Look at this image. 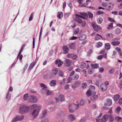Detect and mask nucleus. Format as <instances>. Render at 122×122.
I'll use <instances>...</instances> for the list:
<instances>
[{
	"instance_id": "nucleus-1",
	"label": "nucleus",
	"mask_w": 122,
	"mask_h": 122,
	"mask_svg": "<svg viewBox=\"0 0 122 122\" xmlns=\"http://www.w3.org/2000/svg\"><path fill=\"white\" fill-rule=\"evenodd\" d=\"M29 107L24 105H21L19 108V113L24 114L28 112L29 109Z\"/></svg>"
},
{
	"instance_id": "nucleus-2",
	"label": "nucleus",
	"mask_w": 122,
	"mask_h": 122,
	"mask_svg": "<svg viewBox=\"0 0 122 122\" xmlns=\"http://www.w3.org/2000/svg\"><path fill=\"white\" fill-rule=\"evenodd\" d=\"M36 97L35 96L30 95L29 96V102L33 103H35L37 101Z\"/></svg>"
},
{
	"instance_id": "nucleus-3",
	"label": "nucleus",
	"mask_w": 122,
	"mask_h": 122,
	"mask_svg": "<svg viewBox=\"0 0 122 122\" xmlns=\"http://www.w3.org/2000/svg\"><path fill=\"white\" fill-rule=\"evenodd\" d=\"M92 25L94 28V30L97 32L99 30H100L101 29V27L100 26L96 25L94 22L92 23Z\"/></svg>"
},
{
	"instance_id": "nucleus-4",
	"label": "nucleus",
	"mask_w": 122,
	"mask_h": 122,
	"mask_svg": "<svg viewBox=\"0 0 122 122\" xmlns=\"http://www.w3.org/2000/svg\"><path fill=\"white\" fill-rule=\"evenodd\" d=\"M79 14L82 15H80L78 14H76L75 15V16H79L80 17V18H81L84 19H86V17H87L88 16V14L86 13H80Z\"/></svg>"
},
{
	"instance_id": "nucleus-5",
	"label": "nucleus",
	"mask_w": 122,
	"mask_h": 122,
	"mask_svg": "<svg viewBox=\"0 0 122 122\" xmlns=\"http://www.w3.org/2000/svg\"><path fill=\"white\" fill-rule=\"evenodd\" d=\"M24 116L22 115L21 116H17L15 119L12 121V122H14L18 121H20L22 120L24 118Z\"/></svg>"
},
{
	"instance_id": "nucleus-6",
	"label": "nucleus",
	"mask_w": 122,
	"mask_h": 122,
	"mask_svg": "<svg viewBox=\"0 0 122 122\" xmlns=\"http://www.w3.org/2000/svg\"><path fill=\"white\" fill-rule=\"evenodd\" d=\"M40 109H37L34 110L33 111L31 112L32 115L34 117H36L37 116Z\"/></svg>"
},
{
	"instance_id": "nucleus-7",
	"label": "nucleus",
	"mask_w": 122,
	"mask_h": 122,
	"mask_svg": "<svg viewBox=\"0 0 122 122\" xmlns=\"http://www.w3.org/2000/svg\"><path fill=\"white\" fill-rule=\"evenodd\" d=\"M30 108L31 109H41V107L37 104H35L32 105L30 106Z\"/></svg>"
},
{
	"instance_id": "nucleus-8",
	"label": "nucleus",
	"mask_w": 122,
	"mask_h": 122,
	"mask_svg": "<svg viewBox=\"0 0 122 122\" xmlns=\"http://www.w3.org/2000/svg\"><path fill=\"white\" fill-rule=\"evenodd\" d=\"M112 104V101L111 99L109 98L107 99L106 102L104 103L105 106L107 105L109 106H111Z\"/></svg>"
},
{
	"instance_id": "nucleus-9",
	"label": "nucleus",
	"mask_w": 122,
	"mask_h": 122,
	"mask_svg": "<svg viewBox=\"0 0 122 122\" xmlns=\"http://www.w3.org/2000/svg\"><path fill=\"white\" fill-rule=\"evenodd\" d=\"M100 87L101 88V91L103 92L106 91L107 90V86L103 83L101 84Z\"/></svg>"
},
{
	"instance_id": "nucleus-10",
	"label": "nucleus",
	"mask_w": 122,
	"mask_h": 122,
	"mask_svg": "<svg viewBox=\"0 0 122 122\" xmlns=\"http://www.w3.org/2000/svg\"><path fill=\"white\" fill-rule=\"evenodd\" d=\"M109 117V115H105L102 117L101 120L102 122H106L108 120Z\"/></svg>"
},
{
	"instance_id": "nucleus-11",
	"label": "nucleus",
	"mask_w": 122,
	"mask_h": 122,
	"mask_svg": "<svg viewBox=\"0 0 122 122\" xmlns=\"http://www.w3.org/2000/svg\"><path fill=\"white\" fill-rule=\"evenodd\" d=\"M67 56L69 58H72L73 59L76 60L77 58V56L74 54H68Z\"/></svg>"
},
{
	"instance_id": "nucleus-12",
	"label": "nucleus",
	"mask_w": 122,
	"mask_h": 122,
	"mask_svg": "<svg viewBox=\"0 0 122 122\" xmlns=\"http://www.w3.org/2000/svg\"><path fill=\"white\" fill-rule=\"evenodd\" d=\"M65 65L66 66H69L71 65V61L68 59H66L65 61Z\"/></svg>"
},
{
	"instance_id": "nucleus-13",
	"label": "nucleus",
	"mask_w": 122,
	"mask_h": 122,
	"mask_svg": "<svg viewBox=\"0 0 122 122\" xmlns=\"http://www.w3.org/2000/svg\"><path fill=\"white\" fill-rule=\"evenodd\" d=\"M86 38V36L85 34H81L79 38V39L80 40H85Z\"/></svg>"
},
{
	"instance_id": "nucleus-14",
	"label": "nucleus",
	"mask_w": 122,
	"mask_h": 122,
	"mask_svg": "<svg viewBox=\"0 0 122 122\" xmlns=\"http://www.w3.org/2000/svg\"><path fill=\"white\" fill-rule=\"evenodd\" d=\"M75 20L80 24L81 23L82 21L81 19L80 18V17L77 16H76Z\"/></svg>"
},
{
	"instance_id": "nucleus-15",
	"label": "nucleus",
	"mask_w": 122,
	"mask_h": 122,
	"mask_svg": "<svg viewBox=\"0 0 122 122\" xmlns=\"http://www.w3.org/2000/svg\"><path fill=\"white\" fill-rule=\"evenodd\" d=\"M68 118L69 120L71 121H73L76 119L75 116L72 114L69 115L68 116Z\"/></svg>"
},
{
	"instance_id": "nucleus-16",
	"label": "nucleus",
	"mask_w": 122,
	"mask_h": 122,
	"mask_svg": "<svg viewBox=\"0 0 122 122\" xmlns=\"http://www.w3.org/2000/svg\"><path fill=\"white\" fill-rule=\"evenodd\" d=\"M106 37L108 38H112L114 37L113 35L111 33H107L106 35Z\"/></svg>"
},
{
	"instance_id": "nucleus-17",
	"label": "nucleus",
	"mask_w": 122,
	"mask_h": 122,
	"mask_svg": "<svg viewBox=\"0 0 122 122\" xmlns=\"http://www.w3.org/2000/svg\"><path fill=\"white\" fill-rule=\"evenodd\" d=\"M47 112V110H44L42 112L41 115L40 117L41 118H42L44 117L46 115Z\"/></svg>"
},
{
	"instance_id": "nucleus-18",
	"label": "nucleus",
	"mask_w": 122,
	"mask_h": 122,
	"mask_svg": "<svg viewBox=\"0 0 122 122\" xmlns=\"http://www.w3.org/2000/svg\"><path fill=\"white\" fill-rule=\"evenodd\" d=\"M120 44L119 41H114L111 42V44L113 46H118Z\"/></svg>"
},
{
	"instance_id": "nucleus-19",
	"label": "nucleus",
	"mask_w": 122,
	"mask_h": 122,
	"mask_svg": "<svg viewBox=\"0 0 122 122\" xmlns=\"http://www.w3.org/2000/svg\"><path fill=\"white\" fill-rule=\"evenodd\" d=\"M56 84V81L54 80H52L50 83V85L51 86H54Z\"/></svg>"
},
{
	"instance_id": "nucleus-20",
	"label": "nucleus",
	"mask_w": 122,
	"mask_h": 122,
	"mask_svg": "<svg viewBox=\"0 0 122 122\" xmlns=\"http://www.w3.org/2000/svg\"><path fill=\"white\" fill-rule=\"evenodd\" d=\"M69 46L70 48L71 49H74L75 47V43L74 42L71 43L69 45Z\"/></svg>"
},
{
	"instance_id": "nucleus-21",
	"label": "nucleus",
	"mask_w": 122,
	"mask_h": 122,
	"mask_svg": "<svg viewBox=\"0 0 122 122\" xmlns=\"http://www.w3.org/2000/svg\"><path fill=\"white\" fill-rule=\"evenodd\" d=\"M69 109L70 112L73 113L74 111V109L71 106V104H70L69 106Z\"/></svg>"
},
{
	"instance_id": "nucleus-22",
	"label": "nucleus",
	"mask_w": 122,
	"mask_h": 122,
	"mask_svg": "<svg viewBox=\"0 0 122 122\" xmlns=\"http://www.w3.org/2000/svg\"><path fill=\"white\" fill-rule=\"evenodd\" d=\"M114 5L112 3H109L108 7L107 8V9L108 10H110L112 9Z\"/></svg>"
},
{
	"instance_id": "nucleus-23",
	"label": "nucleus",
	"mask_w": 122,
	"mask_h": 122,
	"mask_svg": "<svg viewBox=\"0 0 122 122\" xmlns=\"http://www.w3.org/2000/svg\"><path fill=\"white\" fill-rule=\"evenodd\" d=\"M121 31L120 29L117 28L115 30V33L116 35H119L121 32Z\"/></svg>"
},
{
	"instance_id": "nucleus-24",
	"label": "nucleus",
	"mask_w": 122,
	"mask_h": 122,
	"mask_svg": "<svg viewBox=\"0 0 122 122\" xmlns=\"http://www.w3.org/2000/svg\"><path fill=\"white\" fill-rule=\"evenodd\" d=\"M63 49L64 51L65 52L64 53H66L68 52L69 49L68 47L66 46H65L63 47Z\"/></svg>"
},
{
	"instance_id": "nucleus-25",
	"label": "nucleus",
	"mask_w": 122,
	"mask_h": 122,
	"mask_svg": "<svg viewBox=\"0 0 122 122\" xmlns=\"http://www.w3.org/2000/svg\"><path fill=\"white\" fill-rule=\"evenodd\" d=\"M98 96L97 95H92L90 97V99L91 100L94 101L96 100L98 97Z\"/></svg>"
},
{
	"instance_id": "nucleus-26",
	"label": "nucleus",
	"mask_w": 122,
	"mask_h": 122,
	"mask_svg": "<svg viewBox=\"0 0 122 122\" xmlns=\"http://www.w3.org/2000/svg\"><path fill=\"white\" fill-rule=\"evenodd\" d=\"M111 45L109 43H107L105 44V47L107 50H109L110 48Z\"/></svg>"
},
{
	"instance_id": "nucleus-27",
	"label": "nucleus",
	"mask_w": 122,
	"mask_h": 122,
	"mask_svg": "<svg viewBox=\"0 0 122 122\" xmlns=\"http://www.w3.org/2000/svg\"><path fill=\"white\" fill-rule=\"evenodd\" d=\"M109 121L110 122H112L114 120V117L112 115L110 114L109 115Z\"/></svg>"
},
{
	"instance_id": "nucleus-28",
	"label": "nucleus",
	"mask_w": 122,
	"mask_h": 122,
	"mask_svg": "<svg viewBox=\"0 0 122 122\" xmlns=\"http://www.w3.org/2000/svg\"><path fill=\"white\" fill-rule=\"evenodd\" d=\"M63 16V13L62 12H58V15H57V18H59V19L61 18Z\"/></svg>"
},
{
	"instance_id": "nucleus-29",
	"label": "nucleus",
	"mask_w": 122,
	"mask_h": 122,
	"mask_svg": "<svg viewBox=\"0 0 122 122\" xmlns=\"http://www.w3.org/2000/svg\"><path fill=\"white\" fill-rule=\"evenodd\" d=\"M120 97V95L119 94H117L114 96L113 98L115 101H117Z\"/></svg>"
},
{
	"instance_id": "nucleus-30",
	"label": "nucleus",
	"mask_w": 122,
	"mask_h": 122,
	"mask_svg": "<svg viewBox=\"0 0 122 122\" xmlns=\"http://www.w3.org/2000/svg\"><path fill=\"white\" fill-rule=\"evenodd\" d=\"M86 103V102L83 99H82L81 100L80 102V105L81 106H83Z\"/></svg>"
},
{
	"instance_id": "nucleus-31",
	"label": "nucleus",
	"mask_w": 122,
	"mask_h": 122,
	"mask_svg": "<svg viewBox=\"0 0 122 122\" xmlns=\"http://www.w3.org/2000/svg\"><path fill=\"white\" fill-rule=\"evenodd\" d=\"M99 65L98 64H91V66L94 68H97L99 67Z\"/></svg>"
},
{
	"instance_id": "nucleus-32",
	"label": "nucleus",
	"mask_w": 122,
	"mask_h": 122,
	"mask_svg": "<svg viewBox=\"0 0 122 122\" xmlns=\"http://www.w3.org/2000/svg\"><path fill=\"white\" fill-rule=\"evenodd\" d=\"M102 38V37L101 36L98 34L96 36L95 39L96 40H97Z\"/></svg>"
},
{
	"instance_id": "nucleus-33",
	"label": "nucleus",
	"mask_w": 122,
	"mask_h": 122,
	"mask_svg": "<svg viewBox=\"0 0 122 122\" xmlns=\"http://www.w3.org/2000/svg\"><path fill=\"white\" fill-rule=\"evenodd\" d=\"M79 31V29L78 28H76L74 30L73 33L76 35L78 34Z\"/></svg>"
},
{
	"instance_id": "nucleus-34",
	"label": "nucleus",
	"mask_w": 122,
	"mask_h": 122,
	"mask_svg": "<svg viewBox=\"0 0 122 122\" xmlns=\"http://www.w3.org/2000/svg\"><path fill=\"white\" fill-rule=\"evenodd\" d=\"M46 88H42L41 90V92L43 94H45L46 92Z\"/></svg>"
},
{
	"instance_id": "nucleus-35",
	"label": "nucleus",
	"mask_w": 122,
	"mask_h": 122,
	"mask_svg": "<svg viewBox=\"0 0 122 122\" xmlns=\"http://www.w3.org/2000/svg\"><path fill=\"white\" fill-rule=\"evenodd\" d=\"M91 91L90 89L87 90L86 92V95L88 97L90 96L91 95Z\"/></svg>"
},
{
	"instance_id": "nucleus-36",
	"label": "nucleus",
	"mask_w": 122,
	"mask_h": 122,
	"mask_svg": "<svg viewBox=\"0 0 122 122\" xmlns=\"http://www.w3.org/2000/svg\"><path fill=\"white\" fill-rule=\"evenodd\" d=\"M10 97V94H9V91H8L7 93L6 94V98L8 100H9Z\"/></svg>"
},
{
	"instance_id": "nucleus-37",
	"label": "nucleus",
	"mask_w": 122,
	"mask_h": 122,
	"mask_svg": "<svg viewBox=\"0 0 122 122\" xmlns=\"http://www.w3.org/2000/svg\"><path fill=\"white\" fill-rule=\"evenodd\" d=\"M86 66V64L85 63H82L80 65V68L82 69L84 68Z\"/></svg>"
},
{
	"instance_id": "nucleus-38",
	"label": "nucleus",
	"mask_w": 122,
	"mask_h": 122,
	"mask_svg": "<svg viewBox=\"0 0 122 122\" xmlns=\"http://www.w3.org/2000/svg\"><path fill=\"white\" fill-rule=\"evenodd\" d=\"M67 4L71 9H72L73 8V6L71 1L69 0L68 1Z\"/></svg>"
},
{
	"instance_id": "nucleus-39",
	"label": "nucleus",
	"mask_w": 122,
	"mask_h": 122,
	"mask_svg": "<svg viewBox=\"0 0 122 122\" xmlns=\"http://www.w3.org/2000/svg\"><path fill=\"white\" fill-rule=\"evenodd\" d=\"M25 46L26 44H24L22 46L19 53H21L22 52L23 50L24 49Z\"/></svg>"
},
{
	"instance_id": "nucleus-40",
	"label": "nucleus",
	"mask_w": 122,
	"mask_h": 122,
	"mask_svg": "<svg viewBox=\"0 0 122 122\" xmlns=\"http://www.w3.org/2000/svg\"><path fill=\"white\" fill-rule=\"evenodd\" d=\"M103 21V19L102 18H98L97 19V23L99 24H101Z\"/></svg>"
},
{
	"instance_id": "nucleus-41",
	"label": "nucleus",
	"mask_w": 122,
	"mask_h": 122,
	"mask_svg": "<svg viewBox=\"0 0 122 122\" xmlns=\"http://www.w3.org/2000/svg\"><path fill=\"white\" fill-rule=\"evenodd\" d=\"M59 100L61 101H63L64 100V96L63 95H60L59 97Z\"/></svg>"
},
{
	"instance_id": "nucleus-42",
	"label": "nucleus",
	"mask_w": 122,
	"mask_h": 122,
	"mask_svg": "<svg viewBox=\"0 0 122 122\" xmlns=\"http://www.w3.org/2000/svg\"><path fill=\"white\" fill-rule=\"evenodd\" d=\"M102 45V43L100 42H98L96 46L97 47H100Z\"/></svg>"
},
{
	"instance_id": "nucleus-43",
	"label": "nucleus",
	"mask_w": 122,
	"mask_h": 122,
	"mask_svg": "<svg viewBox=\"0 0 122 122\" xmlns=\"http://www.w3.org/2000/svg\"><path fill=\"white\" fill-rule=\"evenodd\" d=\"M53 72L55 75H56L58 72V70L57 68H54L52 70Z\"/></svg>"
},
{
	"instance_id": "nucleus-44",
	"label": "nucleus",
	"mask_w": 122,
	"mask_h": 122,
	"mask_svg": "<svg viewBox=\"0 0 122 122\" xmlns=\"http://www.w3.org/2000/svg\"><path fill=\"white\" fill-rule=\"evenodd\" d=\"M87 86V85L85 82L83 83L82 84V87L83 89L86 88Z\"/></svg>"
},
{
	"instance_id": "nucleus-45",
	"label": "nucleus",
	"mask_w": 122,
	"mask_h": 122,
	"mask_svg": "<svg viewBox=\"0 0 122 122\" xmlns=\"http://www.w3.org/2000/svg\"><path fill=\"white\" fill-rule=\"evenodd\" d=\"M40 86L42 88H47L46 86L43 83H40Z\"/></svg>"
},
{
	"instance_id": "nucleus-46",
	"label": "nucleus",
	"mask_w": 122,
	"mask_h": 122,
	"mask_svg": "<svg viewBox=\"0 0 122 122\" xmlns=\"http://www.w3.org/2000/svg\"><path fill=\"white\" fill-rule=\"evenodd\" d=\"M80 82L79 81H76L75 84L74 85H75V87H78L79 85V84H80Z\"/></svg>"
},
{
	"instance_id": "nucleus-47",
	"label": "nucleus",
	"mask_w": 122,
	"mask_h": 122,
	"mask_svg": "<svg viewBox=\"0 0 122 122\" xmlns=\"http://www.w3.org/2000/svg\"><path fill=\"white\" fill-rule=\"evenodd\" d=\"M113 23H111L109 24L108 25V26L107 27V29H109L113 27Z\"/></svg>"
},
{
	"instance_id": "nucleus-48",
	"label": "nucleus",
	"mask_w": 122,
	"mask_h": 122,
	"mask_svg": "<svg viewBox=\"0 0 122 122\" xmlns=\"http://www.w3.org/2000/svg\"><path fill=\"white\" fill-rule=\"evenodd\" d=\"M59 75L61 76H63V71L61 70H60L59 72Z\"/></svg>"
},
{
	"instance_id": "nucleus-49",
	"label": "nucleus",
	"mask_w": 122,
	"mask_h": 122,
	"mask_svg": "<svg viewBox=\"0 0 122 122\" xmlns=\"http://www.w3.org/2000/svg\"><path fill=\"white\" fill-rule=\"evenodd\" d=\"M34 14V13L33 12H32L31 13V14L29 18V21H30L32 20V19H33V15Z\"/></svg>"
},
{
	"instance_id": "nucleus-50",
	"label": "nucleus",
	"mask_w": 122,
	"mask_h": 122,
	"mask_svg": "<svg viewBox=\"0 0 122 122\" xmlns=\"http://www.w3.org/2000/svg\"><path fill=\"white\" fill-rule=\"evenodd\" d=\"M116 50L118 51L119 53H122V51L121 49L118 47L116 48Z\"/></svg>"
},
{
	"instance_id": "nucleus-51",
	"label": "nucleus",
	"mask_w": 122,
	"mask_h": 122,
	"mask_svg": "<svg viewBox=\"0 0 122 122\" xmlns=\"http://www.w3.org/2000/svg\"><path fill=\"white\" fill-rule=\"evenodd\" d=\"M19 57V58L20 60H21L23 57V56L22 55H21V54H18L17 58H18Z\"/></svg>"
},
{
	"instance_id": "nucleus-52",
	"label": "nucleus",
	"mask_w": 122,
	"mask_h": 122,
	"mask_svg": "<svg viewBox=\"0 0 122 122\" xmlns=\"http://www.w3.org/2000/svg\"><path fill=\"white\" fill-rule=\"evenodd\" d=\"M28 93H26L24 95L23 97V99L24 100H27L28 97Z\"/></svg>"
},
{
	"instance_id": "nucleus-53",
	"label": "nucleus",
	"mask_w": 122,
	"mask_h": 122,
	"mask_svg": "<svg viewBox=\"0 0 122 122\" xmlns=\"http://www.w3.org/2000/svg\"><path fill=\"white\" fill-rule=\"evenodd\" d=\"M107 49H104L102 50L100 52V53H103L106 52Z\"/></svg>"
},
{
	"instance_id": "nucleus-54",
	"label": "nucleus",
	"mask_w": 122,
	"mask_h": 122,
	"mask_svg": "<svg viewBox=\"0 0 122 122\" xmlns=\"http://www.w3.org/2000/svg\"><path fill=\"white\" fill-rule=\"evenodd\" d=\"M41 122H48V120L47 118H45L42 120Z\"/></svg>"
},
{
	"instance_id": "nucleus-55",
	"label": "nucleus",
	"mask_w": 122,
	"mask_h": 122,
	"mask_svg": "<svg viewBox=\"0 0 122 122\" xmlns=\"http://www.w3.org/2000/svg\"><path fill=\"white\" fill-rule=\"evenodd\" d=\"M70 15V12L66 13L65 14L64 16L65 18H66L68 17Z\"/></svg>"
},
{
	"instance_id": "nucleus-56",
	"label": "nucleus",
	"mask_w": 122,
	"mask_h": 122,
	"mask_svg": "<svg viewBox=\"0 0 122 122\" xmlns=\"http://www.w3.org/2000/svg\"><path fill=\"white\" fill-rule=\"evenodd\" d=\"M85 0H77L78 2L79 5L84 2Z\"/></svg>"
},
{
	"instance_id": "nucleus-57",
	"label": "nucleus",
	"mask_w": 122,
	"mask_h": 122,
	"mask_svg": "<svg viewBox=\"0 0 122 122\" xmlns=\"http://www.w3.org/2000/svg\"><path fill=\"white\" fill-rule=\"evenodd\" d=\"M88 13L89 18H92L93 17V14L92 13L89 12H88Z\"/></svg>"
},
{
	"instance_id": "nucleus-58",
	"label": "nucleus",
	"mask_w": 122,
	"mask_h": 122,
	"mask_svg": "<svg viewBox=\"0 0 122 122\" xmlns=\"http://www.w3.org/2000/svg\"><path fill=\"white\" fill-rule=\"evenodd\" d=\"M74 105H75V109L77 110L78 109L79 107V104H76L75 103L73 104Z\"/></svg>"
},
{
	"instance_id": "nucleus-59",
	"label": "nucleus",
	"mask_w": 122,
	"mask_h": 122,
	"mask_svg": "<svg viewBox=\"0 0 122 122\" xmlns=\"http://www.w3.org/2000/svg\"><path fill=\"white\" fill-rule=\"evenodd\" d=\"M46 95H51V92H50L48 89L46 90Z\"/></svg>"
},
{
	"instance_id": "nucleus-60",
	"label": "nucleus",
	"mask_w": 122,
	"mask_h": 122,
	"mask_svg": "<svg viewBox=\"0 0 122 122\" xmlns=\"http://www.w3.org/2000/svg\"><path fill=\"white\" fill-rule=\"evenodd\" d=\"M115 119L116 120H117V121H119V120H121L122 118L119 117H116Z\"/></svg>"
},
{
	"instance_id": "nucleus-61",
	"label": "nucleus",
	"mask_w": 122,
	"mask_h": 122,
	"mask_svg": "<svg viewBox=\"0 0 122 122\" xmlns=\"http://www.w3.org/2000/svg\"><path fill=\"white\" fill-rule=\"evenodd\" d=\"M63 64V62H61L60 60H59V63H58V66H61Z\"/></svg>"
},
{
	"instance_id": "nucleus-62",
	"label": "nucleus",
	"mask_w": 122,
	"mask_h": 122,
	"mask_svg": "<svg viewBox=\"0 0 122 122\" xmlns=\"http://www.w3.org/2000/svg\"><path fill=\"white\" fill-rule=\"evenodd\" d=\"M121 110V108L119 107H118L116 108V110L117 112H118Z\"/></svg>"
},
{
	"instance_id": "nucleus-63",
	"label": "nucleus",
	"mask_w": 122,
	"mask_h": 122,
	"mask_svg": "<svg viewBox=\"0 0 122 122\" xmlns=\"http://www.w3.org/2000/svg\"><path fill=\"white\" fill-rule=\"evenodd\" d=\"M86 121V119L84 118L81 119L79 122H85Z\"/></svg>"
},
{
	"instance_id": "nucleus-64",
	"label": "nucleus",
	"mask_w": 122,
	"mask_h": 122,
	"mask_svg": "<svg viewBox=\"0 0 122 122\" xmlns=\"http://www.w3.org/2000/svg\"><path fill=\"white\" fill-rule=\"evenodd\" d=\"M119 87L120 89L122 88V80H121L120 82Z\"/></svg>"
}]
</instances>
